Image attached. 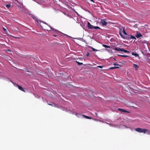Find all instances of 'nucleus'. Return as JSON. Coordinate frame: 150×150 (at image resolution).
Instances as JSON below:
<instances>
[{
    "label": "nucleus",
    "mask_w": 150,
    "mask_h": 150,
    "mask_svg": "<svg viewBox=\"0 0 150 150\" xmlns=\"http://www.w3.org/2000/svg\"><path fill=\"white\" fill-rule=\"evenodd\" d=\"M149 62H150V59H149Z\"/></svg>",
    "instance_id": "3c124183"
},
{
    "label": "nucleus",
    "mask_w": 150,
    "mask_h": 150,
    "mask_svg": "<svg viewBox=\"0 0 150 150\" xmlns=\"http://www.w3.org/2000/svg\"><path fill=\"white\" fill-rule=\"evenodd\" d=\"M123 50H122V52L123 51L124 52H125L126 53H129V51H128L127 50H124V49H123Z\"/></svg>",
    "instance_id": "b1692460"
},
{
    "label": "nucleus",
    "mask_w": 150,
    "mask_h": 150,
    "mask_svg": "<svg viewBox=\"0 0 150 150\" xmlns=\"http://www.w3.org/2000/svg\"><path fill=\"white\" fill-rule=\"evenodd\" d=\"M88 27L89 29H93L94 26L91 25L89 22H88Z\"/></svg>",
    "instance_id": "f8f14e48"
},
{
    "label": "nucleus",
    "mask_w": 150,
    "mask_h": 150,
    "mask_svg": "<svg viewBox=\"0 0 150 150\" xmlns=\"http://www.w3.org/2000/svg\"><path fill=\"white\" fill-rule=\"evenodd\" d=\"M118 110L122 112H126L127 113L129 112L128 111H127L126 110L122 108H119L118 109Z\"/></svg>",
    "instance_id": "ddd939ff"
},
{
    "label": "nucleus",
    "mask_w": 150,
    "mask_h": 150,
    "mask_svg": "<svg viewBox=\"0 0 150 150\" xmlns=\"http://www.w3.org/2000/svg\"><path fill=\"white\" fill-rule=\"evenodd\" d=\"M119 33L120 35L121 36V37L123 39H135L136 40V38H135V37L132 35H130V37H128L127 36H125L124 35H122V32L120 30L119 31Z\"/></svg>",
    "instance_id": "f257e3e1"
},
{
    "label": "nucleus",
    "mask_w": 150,
    "mask_h": 150,
    "mask_svg": "<svg viewBox=\"0 0 150 150\" xmlns=\"http://www.w3.org/2000/svg\"><path fill=\"white\" fill-rule=\"evenodd\" d=\"M130 122H128V125H123V126H124L126 128H128L130 129L131 130H133L134 129L133 128L131 127L130 125Z\"/></svg>",
    "instance_id": "39448f33"
},
{
    "label": "nucleus",
    "mask_w": 150,
    "mask_h": 150,
    "mask_svg": "<svg viewBox=\"0 0 150 150\" xmlns=\"http://www.w3.org/2000/svg\"><path fill=\"white\" fill-rule=\"evenodd\" d=\"M93 29H99L100 30H101V29L99 27L96 26H94V28Z\"/></svg>",
    "instance_id": "5701e85b"
},
{
    "label": "nucleus",
    "mask_w": 150,
    "mask_h": 150,
    "mask_svg": "<svg viewBox=\"0 0 150 150\" xmlns=\"http://www.w3.org/2000/svg\"><path fill=\"white\" fill-rule=\"evenodd\" d=\"M81 25V26L83 27L82 25ZM83 28V29H84V28Z\"/></svg>",
    "instance_id": "a18cd8bd"
},
{
    "label": "nucleus",
    "mask_w": 150,
    "mask_h": 150,
    "mask_svg": "<svg viewBox=\"0 0 150 150\" xmlns=\"http://www.w3.org/2000/svg\"><path fill=\"white\" fill-rule=\"evenodd\" d=\"M91 0V1H92V2H94V1H93V0Z\"/></svg>",
    "instance_id": "ea45409f"
},
{
    "label": "nucleus",
    "mask_w": 150,
    "mask_h": 150,
    "mask_svg": "<svg viewBox=\"0 0 150 150\" xmlns=\"http://www.w3.org/2000/svg\"><path fill=\"white\" fill-rule=\"evenodd\" d=\"M45 23V24H46V23Z\"/></svg>",
    "instance_id": "8fccbe9b"
},
{
    "label": "nucleus",
    "mask_w": 150,
    "mask_h": 150,
    "mask_svg": "<svg viewBox=\"0 0 150 150\" xmlns=\"http://www.w3.org/2000/svg\"><path fill=\"white\" fill-rule=\"evenodd\" d=\"M48 104L49 105H52L55 107L59 108L62 110L66 112H67L68 111V109L66 108L63 107L61 106H60L58 105V104L55 103H53L52 104L49 103Z\"/></svg>",
    "instance_id": "f03ea898"
},
{
    "label": "nucleus",
    "mask_w": 150,
    "mask_h": 150,
    "mask_svg": "<svg viewBox=\"0 0 150 150\" xmlns=\"http://www.w3.org/2000/svg\"><path fill=\"white\" fill-rule=\"evenodd\" d=\"M100 22L103 26H106L107 24V23L104 19H101Z\"/></svg>",
    "instance_id": "0eeeda50"
},
{
    "label": "nucleus",
    "mask_w": 150,
    "mask_h": 150,
    "mask_svg": "<svg viewBox=\"0 0 150 150\" xmlns=\"http://www.w3.org/2000/svg\"><path fill=\"white\" fill-rule=\"evenodd\" d=\"M76 62L79 65H82L83 64V63H81V62H79L77 61H76Z\"/></svg>",
    "instance_id": "bb28decb"
},
{
    "label": "nucleus",
    "mask_w": 150,
    "mask_h": 150,
    "mask_svg": "<svg viewBox=\"0 0 150 150\" xmlns=\"http://www.w3.org/2000/svg\"><path fill=\"white\" fill-rule=\"evenodd\" d=\"M133 67L135 68L136 70H137L139 68V67L138 65L135 64H133Z\"/></svg>",
    "instance_id": "2eb2a0df"
},
{
    "label": "nucleus",
    "mask_w": 150,
    "mask_h": 150,
    "mask_svg": "<svg viewBox=\"0 0 150 150\" xmlns=\"http://www.w3.org/2000/svg\"><path fill=\"white\" fill-rule=\"evenodd\" d=\"M50 28L52 29V31L53 32L55 33H57L58 32V31L54 28H52L51 27H50Z\"/></svg>",
    "instance_id": "a211bd4d"
},
{
    "label": "nucleus",
    "mask_w": 150,
    "mask_h": 150,
    "mask_svg": "<svg viewBox=\"0 0 150 150\" xmlns=\"http://www.w3.org/2000/svg\"><path fill=\"white\" fill-rule=\"evenodd\" d=\"M31 17L33 18L35 20H36L37 21V22L38 23L39 21L40 22H43L42 21H41L40 20H38V19H37L33 15H31Z\"/></svg>",
    "instance_id": "9b49d317"
},
{
    "label": "nucleus",
    "mask_w": 150,
    "mask_h": 150,
    "mask_svg": "<svg viewBox=\"0 0 150 150\" xmlns=\"http://www.w3.org/2000/svg\"><path fill=\"white\" fill-rule=\"evenodd\" d=\"M132 55L135 56L136 57H139V55L136 53L134 52H132Z\"/></svg>",
    "instance_id": "dca6fc26"
},
{
    "label": "nucleus",
    "mask_w": 150,
    "mask_h": 150,
    "mask_svg": "<svg viewBox=\"0 0 150 150\" xmlns=\"http://www.w3.org/2000/svg\"><path fill=\"white\" fill-rule=\"evenodd\" d=\"M148 42H147V41L145 40H144L142 41V43H143V44H144V46H146L147 47L148 46Z\"/></svg>",
    "instance_id": "4468645a"
},
{
    "label": "nucleus",
    "mask_w": 150,
    "mask_h": 150,
    "mask_svg": "<svg viewBox=\"0 0 150 150\" xmlns=\"http://www.w3.org/2000/svg\"><path fill=\"white\" fill-rule=\"evenodd\" d=\"M74 12H75L76 13H77L76 11H74Z\"/></svg>",
    "instance_id": "37998d69"
},
{
    "label": "nucleus",
    "mask_w": 150,
    "mask_h": 150,
    "mask_svg": "<svg viewBox=\"0 0 150 150\" xmlns=\"http://www.w3.org/2000/svg\"><path fill=\"white\" fill-rule=\"evenodd\" d=\"M103 47H105V48H110V47L108 46V45H103Z\"/></svg>",
    "instance_id": "393cba45"
},
{
    "label": "nucleus",
    "mask_w": 150,
    "mask_h": 150,
    "mask_svg": "<svg viewBox=\"0 0 150 150\" xmlns=\"http://www.w3.org/2000/svg\"><path fill=\"white\" fill-rule=\"evenodd\" d=\"M68 112L72 114H74L75 113L76 116L79 118H81L82 116V115L81 113H76L75 112L72 111L71 110L68 109V111H67Z\"/></svg>",
    "instance_id": "20e7f679"
},
{
    "label": "nucleus",
    "mask_w": 150,
    "mask_h": 150,
    "mask_svg": "<svg viewBox=\"0 0 150 150\" xmlns=\"http://www.w3.org/2000/svg\"><path fill=\"white\" fill-rule=\"evenodd\" d=\"M142 36V35L139 32H137L135 36L137 38H140Z\"/></svg>",
    "instance_id": "6e6552de"
},
{
    "label": "nucleus",
    "mask_w": 150,
    "mask_h": 150,
    "mask_svg": "<svg viewBox=\"0 0 150 150\" xmlns=\"http://www.w3.org/2000/svg\"><path fill=\"white\" fill-rule=\"evenodd\" d=\"M137 27V24H135L134 25V28H136Z\"/></svg>",
    "instance_id": "473e14b6"
},
{
    "label": "nucleus",
    "mask_w": 150,
    "mask_h": 150,
    "mask_svg": "<svg viewBox=\"0 0 150 150\" xmlns=\"http://www.w3.org/2000/svg\"><path fill=\"white\" fill-rule=\"evenodd\" d=\"M3 79L6 81H10L11 82H12L13 83V82L11 80H10L8 78V77H5V76H4L3 77V78L2 79Z\"/></svg>",
    "instance_id": "1a4fd4ad"
},
{
    "label": "nucleus",
    "mask_w": 150,
    "mask_h": 150,
    "mask_svg": "<svg viewBox=\"0 0 150 150\" xmlns=\"http://www.w3.org/2000/svg\"><path fill=\"white\" fill-rule=\"evenodd\" d=\"M76 13L78 16H79V14L77 12Z\"/></svg>",
    "instance_id": "a19ab883"
},
{
    "label": "nucleus",
    "mask_w": 150,
    "mask_h": 150,
    "mask_svg": "<svg viewBox=\"0 0 150 150\" xmlns=\"http://www.w3.org/2000/svg\"><path fill=\"white\" fill-rule=\"evenodd\" d=\"M0 72H1L0 71Z\"/></svg>",
    "instance_id": "603ef678"
},
{
    "label": "nucleus",
    "mask_w": 150,
    "mask_h": 150,
    "mask_svg": "<svg viewBox=\"0 0 150 150\" xmlns=\"http://www.w3.org/2000/svg\"><path fill=\"white\" fill-rule=\"evenodd\" d=\"M3 29L4 31H6V29L4 28H3Z\"/></svg>",
    "instance_id": "4c0bfd02"
},
{
    "label": "nucleus",
    "mask_w": 150,
    "mask_h": 150,
    "mask_svg": "<svg viewBox=\"0 0 150 150\" xmlns=\"http://www.w3.org/2000/svg\"><path fill=\"white\" fill-rule=\"evenodd\" d=\"M72 10L74 12L75 11V10L74 9H72Z\"/></svg>",
    "instance_id": "79ce46f5"
},
{
    "label": "nucleus",
    "mask_w": 150,
    "mask_h": 150,
    "mask_svg": "<svg viewBox=\"0 0 150 150\" xmlns=\"http://www.w3.org/2000/svg\"><path fill=\"white\" fill-rule=\"evenodd\" d=\"M113 58V59H115V60H116L114 58Z\"/></svg>",
    "instance_id": "de8ad7c7"
},
{
    "label": "nucleus",
    "mask_w": 150,
    "mask_h": 150,
    "mask_svg": "<svg viewBox=\"0 0 150 150\" xmlns=\"http://www.w3.org/2000/svg\"><path fill=\"white\" fill-rule=\"evenodd\" d=\"M113 65L115 66H119L120 65H119L117 63H114L113 64Z\"/></svg>",
    "instance_id": "72a5a7b5"
},
{
    "label": "nucleus",
    "mask_w": 150,
    "mask_h": 150,
    "mask_svg": "<svg viewBox=\"0 0 150 150\" xmlns=\"http://www.w3.org/2000/svg\"><path fill=\"white\" fill-rule=\"evenodd\" d=\"M146 133L148 134H150V131L147 129Z\"/></svg>",
    "instance_id": "cd10ccee"
},
{
    "label": "nucleus",
    "mask_w": 150,
    "mask_h": 150,
    "mask_svg": "<svg viewBox=\"0 0 150 150\" xmlns=\"http://www.w3.org/2000/svg\"><path fill=\"white\" fill-rule=\"evenodd\" d=\"M83 117L84 118H85L86 119H91V118L90 117H88L87 116H86L84 115H82Z\"/></svg>",
    "instance_id": "6ab92c4d"
},
{
    "label": "nucleus",
    "mask_w": 150,
    "mask_h": 150,
    "mask_svg": "<svg viewBox=\"0 0 150 150\" xmlns=\"http://www.w3.org/2000/svg\"><path fill=\"white\" fill-rule=\"evenodd\" d=\"M4 76L0 75V79H2Z\"/></svg>",
    "instance_id": "f704fd0d"
},
{
    "label": "nucleus",
    "mask_w": 150,
    "mask_h": 150,
    "mask_svg": "<svg viewBox=\"0 0 150 150\" xmlns=\"http://www.w3.org/2000/svg\"><path fill=\"white\" fill-rule=\"evenodd\" d=\"M13 84L14 86H15L16 87H18V89L19 90H21V91H22L25 92L23 88H22V87L21 86H19V85L17 84L16 83H13Z\"/></svg>",
    "instance_id": "423d86ee"
},
{
    "label": "nucleus",
    "mask_w": 150,
    "mask_h": 150,
    "mask_svg": "<svg viewBox=\"0 0 150 150\" xmlns=\"http://www.w3.org/2000/svg\"><path fill=\"white\" fill-rule=\"evenodd\" d=\"M35 96L37 98H40V96L38 95H35Z\"/></svg>",
    "instance_id": "2f4dec72"
},
{
    "label": "nucleus",
    "mask_w": 150,
    "mask_h": 150,
    "mask_svg": "<svg viewBox=\"0 0 150 150\" xmlns=\"http://www.w3.org/2000/svg\"><path fill=\"white\" fill-rule=\"evenodd\" d=\"M7 52H10L11 50H10L8 49L7 50Z\"/></svg>",
    "instance_id": "58836bf2"
},
{
    "label": "nucleus",
    "mask_w": 150,
    "mask_h": 150,
    "mask_svg": "<svg viewBox=\"0 0 150 150\" xmlns=\"http://www.w3.org/2000/svg\"><path fill=\"white\" fill-rule=\"evenodd\" d=\"M91 48H92V49L93 51H97V50H96V49L93 47H92Z\"/></svg>",
    "instance_id": "c756f323"
},
{
    "label": "nucleus",
    "mask_w": 150,
    "mask_h": 150,
    "mask_svg": "<svg viewBox=\"0 0 150 150\" xmlns=\"http://www.w3.org/2000/svg\"><path fill=\"white\" fill-rule=\"evenodd\" d=\"M122 32L125 35H124L125 36L127 35V33L125 32V29L123 28Z\"/></svg>",
    "instance_id": "aec40b11"
},
{
    "label": "nucleus",
    "mask_w": 150,
    "mask_h": 150,
    "mask_svg": "<svg viewBox=\"0 0 150 150\" xmlns=\"http://www.w3.org/2000/svg\"><path fill=\"white\" fill-rule=\"evenodd\" d=\"M74 12H75L76 13H77L76 11H74Z\"/></svg>",
    "instance_id": "c03bdc74"
},
{
    "label": "nucleus",
    "mask_w": 150,
    "mask_h": 150,
    "mask_svg": "<svg viewBox=\"0 0 150 150\" xmlns=\"http://www.w3.org/2000/svg\"><path fill=\"white\" fill-rule=\"evenodd\" d=\"M113 49L116 51H122V50H123V48H120L118 47H114L113 48Z\"/></svg>",
    "instance_id": "9d476101"
},
{
    "label": "nucleus",
    "mask_w": 150,
    "mask_h": 150,
    "mask_svg": "<svg viewBox=\"0 0 150 150\" xmlns=\"http://www.w3.org/2000/svg\"><path fill=\"white\" fill-rule=\"evenodd\" d=\"M118 56H119L122 57H129L128 56L126 55H120V54H118Z\"/></svg>",
    "instance_id": "412c9836"
},
{
    "label": "nucleus",
    "mask_w": 150,
    "mask_h": 150,
    "mask_svg": "<svg viewBox=\"0 0 150 150\" xmlns=\"http://www.w3.org/2000/svg\"><path fill=\"white\" fill-rule=\"evenodd\" d=\"M97 67L99 68H100L102 69L103 68V66H98Z\"/></svg>",
    "instance_id": "c85d7f7f"
},
{
    "label": "nucleus",
    "mask_w": 150,
    "mask_h": 150,
    "mask_svg": "<svg viewBox=\"0 0 150 150\" xmlns=\"http://www.w3.org/2000/svg\"><path fill=\"white\" fill-rule=\"evenodd\" d=\"M11 6V4H9L6 5V7L7 8H9Z\"/></svg>",
    "instance_id": "a878e982"
},
{
    "label": "nucleus",
    "mask_w": 150,
    "mask_h": 150,
    "mask_svg": "<svg viewBox=\"0 0 150 150\" xmlns=\"http://www.w3.org/2000/svg\"><path fill=\"white\" fill-rule=\"evenodd\" d=\"M40 26L41 27V28H42V26L41 25H40Z\"/></svg>",
    "instance_id": "09e8293b"
},
{
    "label": "nucleus",
    "mask_w": 150,
    "mask_h": 150,
    "mask_svg": "<svg viewBox=\"0 0 150 150\" xmlns=\"http://www.w3.org/2000/svg\"><path fill=\"white\" fill-rule=\"evenodd\" d=\"M52 35L54 37H56L57 36V35L56 34L53 35Z\"/></svg>",
    "instance_id": "e433bc0d"
},
{
    "label": "nucleus",
    "mask_w": 150,
    "mask_h": 150,
    "mask_svg": "<svg viewBox=\"0 0 150 150\" xmlns=\"http://www.w3.org/2000/svg\"><path fill=\"white\" fill-rule=\"evenodd\" d=\"M65 35L67 36L68 37H69L68 35Z\"/></svg>",
    "instance_id": "49530a36"
},
{
    "label": "nucleus",
    "mask_w": 150,
    "mask_h": 150,
    "mask_svg": "<svg viewBox=\"0 0 150 150\" xmlns=\"http://www.w3.org/2000/svg\"><path fill=\"white\" fill-rule=\"evenodd\" d=\"M107 123L109 124L111 126L116 127H117V125L116 124H110V123Z\"/></svg>",
    "instance_id": "f3484780"
},
{
    "label": "nucleus",
    "mask_w": 150,
    "mask_h": 150,
    "mask_svg": "<svg viewBox=\"0 0 150 150\" xmlns=\"http://www.w3.org/2000/svg\"><path fill=\"white\" fill-rule=\"evenodd\" d=\"M135 130L138 132L140 133H143L145 134L146 133L147 129H142L140 128H137L135 129Z\"/></svg>",
    "instance_id": "7ed1b4c3"
},
{
    "label": "nucleus",
    "mask_w": 150,
    "mask_h": 150,
    "mask_svg": "<svg viewBox=\"0 0 150 150\" xmlns=\"http://www.w3.org/2000/svg\"><path fill=\"white\" fill-rule=\"evenodd\" d=\"M86 11H87V12H88V13H91V12L89 11L88 10H86Z\"/></svg>",
    "instance_id": "c9c22d12"
},
{
    "label": "nucleus",
    "mask_w": 150,
    "mask_h": 150,
    "mask_svg": "<svg viewBox=\"0 0 150 150\" xmlns=\"http://www.w3.org/2000/svg\"><path fill=\"white\" fill-rule=\"evenodd\" d=\"M86 55L87 57H88L90 55V54L89 52H87V53L86 54Z\"/></svg>",
    "instance_id": "7c9ffc66"
},
{
    "label": "nucleus",
    "mask_w": 150,
    "mask_h": 150,
    "mask_svg": "<svg viewBox=\"0 0 150 150\" xmlns=\"http://www.w3.org/2000/svg\"><path fill=\"white\" fill-rule=\"evenodd\" d=\"M119 68V67H110L109 69H116V68Z\"/></svg>",
    "instance_id": "4be33fe9"
}]
</instances>
